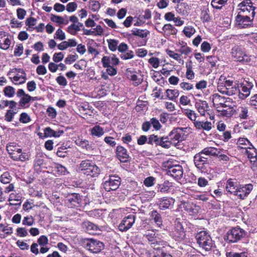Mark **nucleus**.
Wrapping results in <instances>:
<instances>
[{"mask_svg":"<svg viewBox=\"0 0 257 257\" xmlns=\"http://www.w3.org/2000/svg\"><path fill=\"white\" fill-rule=\"evenodd\" d=\"M238 7L239 11L236 17V25L239 28L250 25L255 14V8L252 6L251 0H244L238 5Z\"/></svg>","mask_w":257,"mask_h":257,"instance_id":"obj_1","label":"nucleus"},{"mask_svg":"<svg viewBox=\"0 0 257 257\" xmlns=\"http://www.w3.org/2000/svg\"><path fill=\"white\" fill-rule=\"evenodd\" d=\"M81 243L84 248L93 253H98L104 248L102 242L92 238L83 239Z\"/></svg>","mask_w":257,"mask_h":257,"instance_id":"obj_2","label":"nucleus"},{"mask_svg":"<svg viewBox=\"0 0 257 257\" xmlns=\"http://www.w3.org/2000/svg\"><path fill=\"white\" fill-rule=\"evenodd\" d=\"M79 170L84 174L92 177H97L100 173L99 168L88 160L82 161Z\"/></svg>","mask_w":257,"mask_h":257,"instance_id":"obj_3","label":"nucleus"},{"mask_svg":"<svg viewBox=\"0 0 257 257\" xmlns=\"http://www.w3.org/2000/svg\"><path fill=\"white\" fill-rule=\"evenodd\" d=\"M197 243L205 251H210L213 246V243L209 234L206 231L199 232L196 235Z\"/></svg>","mask_w":257,"mask_h":257,"instance_id":"obj_4","label":"nucleus"},{"mask_svg":"<svg viewBox=\"0 0 257 257\" xmlns=\"http://www.w3.org/2000/svg\"><path fill=\"white\" fill-rule=\"evenodd\" d=\"M245 235L246 232L243 229L239 227H234L227 231L224 238L228 242L234 243L240 240Z\"/></svg>","mask_w":257,"mask_h":257,"instance_id":"obj_5","label":"nucleus"},{"mask_svg":"<svg viewBox=\"0 0 257 257\" xmlns=\"http://www.w3.org/2000/svg\"><path fill=\"white\" fill-rule=\"evenodd\" d=\"M182 130L180 128H176L173 130L168 136L164 137L167 140L166 145L168 146L166 149H168L171 147V145L176 146L178 144L182 141L183 136Z\"/></svg>","mask_w":257,"mask_h":257,"instance_id":"obj_6","label":"nucleus"},{"mask_svg":"<svg viewBox=\"0 0 257 257\" xmlns=\"http://www.w3.org/2000/svg\"><path fill=\"white\" fill-rule=\"evenodd\" d=\"M231 54L232 57L235 60L242 62H249L253 57L247 55L243 51L241 47L235 45L231 49Z\"/></svg>","mask_w":257,"mask_h":257,"instance_id":"obj_7","label":"nucleus"},{"mask_svg":"<svg viewBox=\"0 0 257 257\" xmlns=\"http://www.w3.org/2000/svg\"><path fill=\"white\" fill-rule=\"evenodd\" d=\"M120 185V178L118 176L110 175L108 180L103 184V187L105 191L109 192L116 190Z\"/></svg>","mask_w":257,"mask_h":257,"instance_id":"obj_8","label":"nucleus"},{"mask_svg":"<svg viewBox=\"0 0 257 257\" xmlns=\"http://www.w3.org/2000/svg\"><path fill=\"white\" fill-rule=\"evenodd\" d=\"M240 84L241 89L239 88V91L237 93L239 98L244 99L250 94V90L252 88L253 84L252 81H250L249 79L247 78V80L244 79Z\"/></svg>","mask_w":257,"mask_h":257,"instance_id":"obj_9","label":"nucleus"},{"mask_svg":"<svg viewBox=\"0 0 257 257\" xmlns=\"http://www.w3.org/2000/svg\"><path fill=\"white\" fill-rule=\"evenodd\" d=\"M194 162L195 166L200 170H203L206 168L208 164V158L205 157L201 152L196 154L194 156Z\"/></svg>","mask_w":257,"mask_h":257,"instance_id":"obj_10","label":"nucleus"},{"mask_svg":"<svg viewBox=\"0 0 257 257\" xmlns=\"http://www.w3.org/2000/svg\"><path fill=\"white\" fill-rule=\"evenodd\" d=\"M82 228L89 234H99L100 231L99 227L94 223L88 221H84L81 224Z\"/></svg>","mask_w":257,"mask_h":257,"instance_id":"obj_11","label":"nucleus"},{"mask_svg":"<svg viewBox=\"0 0 257 257\" xmlns=\"http://www.w3.org/2000/svg\"><path fill=\"white\" fill-rule=\"evenodd\" d=\"M220 84L224 85L228 88H234L237 90V93L239 91L238 84L236 83V81H234V79L229 76L226 77L221 75L219 80Z\"/></svg>","mask_w":257,"mask_h":257,"instance_id":"obj_12","label":"nucleus"},{"mask_svg":"<svg viewBox=\"0 0 257 257\" xmlns=\"http://www.w3.org/2000/svg\"><path fill=\"white\" fill-rule=\"evenodd\" d=\"M135 220V216L134 215H130L124 217L118 226L119 230L126 231L133 226Z\"/></svg>","mask_w":257,"mask_h":257,"instance_id":"obj_13","label":"nucleus"},{"mask_svg":"<svg viewBox=\"0 0 257 257\" xmlns=\"http://www.w3.org/2000/svg\"><path fill=\"white\" fill-rule=\"evenodd\" d=\"M166 141L164 137H158L156 135H152L149 136L147 143L150 145H153L155 144L156 146L159 145L164 148H166L168 146L166 145V143H168Z\"/></svg>","mask_w":257,"mask_h":257,"instance_id":"obj_14","label":"nucleus"},{"mask_svg":"<svg viewBox=\"0 0 257 257\" xmlns=\"http://www.w3.org/2000/svg\"><path fill=\"white\" fill-rule=\"evenodd\" d=\"M116 154L117 159L122 163H126L128 161L129 155L127 151L124 147L118 146L116 149Z\"/></svg>","mask_w":257,"mask_h":257,"instance_id":"obj_15","label":"nucleus"},{"mask_svg":"<svg viewBox=\"0 0 257 257\" xmlns=\"http://www.w3.org/2000/svg\"><path fill=\"white\" fill-rule=\"evenodd\" d=\"M253 189V186L251 184H248L244 186L237 187V194L236 196L240 199H244Z\"/></svg>","mask_w":257,"mask_h":257,"instance_id":"obj_16","label":"nucleus"},{"mask_svg":"<svg viewBox=\"0 0 257 257\" xmlns=\"http://www.w3.org/2000/svg\"><path fill=\"white\" fill-rule=\"evenodd\" d=\"M168 175H170L176 179H180L183 175V169L180 165H175L169 168Z\"/></svg>","mask_w":257,"mask_h":257,"instance_id":"obj_17","label":"nucleus"},{"mask_svg":"<svg viewBox=\"0 0 257 257\" xmlns=\"http://www.w3.org/2000/svg\"><path fill=\"white\" fill-rule=\"evenodd\" d=\"M195 107L198 111L202 116H204L209 110V105L206 101L199 100L195 103Z\"/></svg>","mask_w":257,"mask_h":257,"instance_id":"obj_18","label":"nucleus"},{"mask_svg":"<svg viewBox=\"0 0 257 257\" xmlns=\"http://www.w3.org/2000/svg\"><path fill=\"white\" fill-rule=\"evenodd\" d=\"M67 200L70 204L71 207H75L79 206L81 199L79 195L73 193L68 195Z\"/></svg>","mask_w":257,"mask_h":257,"instance_id":"obj_19","label":"nucleus"},{"mask_svg":"<svg viewBox=\"0 0 257 257\" xmlns=\"http://www.w3.org/2000/svg\"><path fill=\"white\" fill-rule=\"evenodd\" d=\"M22 149L17 150L12 153L9 154L10 157L14 161H25L27 159L26 153H22Z\"/></svg>","mask_w":257,"mask_h":257,"instance_id":"obj_20","label":"nucleus"},{"mask_svg":"<svg viewBox=\"0 0 257 257\" xmlns=\"http://www.w3.org/2000/svg\"><path fill=\"white\" fill-rule=\"evenodd\" d=\"M217 90L222 94H225L228 95H233L237 94V90L234 88H228L224 85L220 84L218 80Z\"/></svg>","mask_w":257,"mask_h":257,"instance_id":"obj_21","label":"nucleus"},{"mask_svg":"<svg viewBox=\"0 0 257 257\" xmlns=\"http://www.w3.org/2000/svg\"><path fill=\"white\" fill-rule=\"evenodd\" d=\"M195 127L198 130H203L206 131H209L212 127V124L211 122L208 121H197L194 122Z\"/></svg>","mask_w":257,"mask_h":257,"instance_id":"obj_22","label":"nucleus"},{"mask_svg":"<svg viewBox=\"0 0 257 257\" xmlns=\"http://www.w3.org/2000/svg\"><path fill=\"white\" fill-rule=\"evenodd\" d=\"M172 203H174L172 199L165 197L160 198L158 201L159 207L162 210L168 209Z\"/></svg>","mask_w":257,"mask_h":257,"instance_id":"obj_23","label":"nucleus"},{"mask_svg":"<svg viewBox=\"0 0 257 257\" xmlns=\"http://www.w3.org/2000/svg\"><path fill=\"white\" fill-rule=\"evenodd\" d=\"M235 182L232 181L231 179H228L226 183V190L230 194H233L236 196L237 194V187L235 185Z\"/></svg>","mask_w":257,"mask_h":257,"instance_id":"obj_24","label":"nucleus"},{"mask_svg":"<svg viewBox=\"0 0 257 257\" xmlns=\"http://www.w3.org/2000/svg\"><path fill=\"white\" fill-rule=\"evenodd\" d=\"M104 134V129L99 125H95L90 130V134L93 137L99 138Z\"/></svg>","mask_w":257,"mask_h":257,"instance_id":"obj_25","label":"nucleus"},{"mask_svg":"<svg viewBox=\"0 0 257 257\" xmlns=\"http://www.w3.org/2000/svg\"><path fill=\"white\" fill-rule=\"evenodd\" d=\"M251 147H248L246 149V153L251 162H255L257 161V150L252 145Z\"/></svg>","mask_w":257,"mask_h":257,"instance_id":"obj_26","label":"nucleus"},{"mask_svg":"<svg viewBox=\"0 0 257 257\" xmlns=\"http://www.w3.org/2000/svg\"><path fill=\"white\" fill-rule=\"evenodd\" d=\"M212 101L214 104L220 105L223 108H226L227 105L225 104V97L218 94H215L212 96Z\"/></svg>","mask_w":257,"mask_h":257,"instance_id":"obj_27","label":"nucleus"},{"mask_svg":"<svg viewBox=\"0 0 257 257\" xmlns=\"http://www.w3.org/2000/svg\"><path fill=\"white\" fill-rule=\"evenodd\" d=\"M220 150L214 147H207L204 148L201 152L204 155L215 156L220 154Z\"/></svg>","mask_w":257,"mask_h":257,"instance_id":"obj_28","label":"nucleus"},{"mask_svg":"<svg viewBox=\"0 0 257 257\" xmlns=\"http://www.w3.org/2000/svg\"><path fill=\"white\" fill-rule=\"evenodd\" d=\"M162 31L167 35H176L177 32L176 29L171 24H165L162 28Z\"/></svg>","mask_w":257,"mask_h":257,"instance_id":"obj_29","label":"nucleus"},{"mask_svg":"<svg viewBox=\"0 0 257 257\" xmlns=\"http://www.w3.org/2000/svg\"><path fill=\"white\" fill-rule=\"evenodd\" d=\"M167 98L171 100H175L179 96V92L177 89H168L166 91Z\"/></svg>","mask_w":257,"mask_h":257,"instance_id":"obj_30","label":"nucleus"},{"mask_svg":"<svg viewBox=\"0 0 257 257\" xmlns=\"http://www.w3.org/2000/svg\"><path fill=\"white\" fill-rule=\"evenodd\" d=\"M186 78L189 80H192L195 77V74L192 70V63L190 61L189 63L186 64Z\"/></svg>","mask_w":257,"mask_h":257,"instance_id":"obj_31","label":"nucleus"},{"mask_svg":"<svg viewBox=\"0 0 257 257\" xmlns=\"http://www.w3.org/2000/svg\"><path fill=\"white\" fill-rule=\"evenodd\" d=\"M132 34L134 36L140 37L142 38H146L150 34V31L145 29L142 30L139 29H135L132 30Z\"/></svg>","mask_w":257,"mask_h":257,"instance_id":"obj_32","label":"nucleus"},{"mask_svg":"<svg viewBox=\"0 0 257 257\" xmlns=\"http://www.w3.org/2000/svg\"><path fill=\"white\" fill-rule=\"evenodd\" d=\"M50 19L52 22H55L58 25H67L69 23L68 20H65L63 17L53 14H51Z\"/></svg>","mask_w":257,"mask_h":257,"instance_id":"obj_33","label":"nucleus"},{"mask_svg":"<svg viewBox=\"0 0 257 257\" xmlns=\"http://www.w3.org/2000/svg\"><path fill=\"white\" fill-rule=\"evenodd\" d=\"M68 148L66 145L63 144L61 147L58 148V151L56 153L57 155L61 158H64L69 155V151H67Z\"/></svg>","mask_w":257,"mask_h":257,"instance_id":"obj_34","label":"nucleus"},{"mask_svg":"<svg viewBox=\"0 0 257 257\" xmlns=\"http://www.w3.org/2000/svg\"><path fill=\"white\" fill-rule=\"evenodd\" d=\"M237 145H238L240 148L247 149V147L252 146V144L246 138H240L238 139Z\"/></svg>","mask_w":257,"mask_h":257,"instance_id":"obj_35","label":"nucleus"},{"mask_svg":"<svg viewBox=\"0 0 257 257\" xmlns=\"http://www.w3.org/2000/svg\"><path fill=\"white\" fill-rule=\"evenodd\" d=\"M228 0H212L211 5L216 9L219 10L226 4Z\"/></svg>","mask_w":257,"mask_h":257,"instance_id":"obj_36","label":"nucleus"},{"mask_svg":"<svg viewBox=\"0 0 257 257\" xmlns=\"http://www.w3.org/2000/svg\"><path fill=\"white\" fill-rule=\"evenodd\" d=\"M208 5V3H207L206 8L204 7L201 14V19L203 22H208L210 20L209 14V11L207 8Z\"/></svg>","mask_w":257,"mask_h":257,"instance_id":"obj_37","label":"nucleus"},{"mask_svg":"<svg viewBox=\"0 0 257 257\" xmlns=\"http://www.w3.org/2000/svg\"><path fill=\"white\" fill-rule=\"evenodd\" d=\"M151 216L157 225L160 227L162 224V220L161 215L156 210L152 212Z\"/></svg>","mask_w":257,"mask_h":257,"instance_id":"obj_38","label":"nucleus"},{"mask_svg":"<svg viewBox=\"0 0 257 257\" xmlns=\"http://www.w3.org/2000/svg\"><path fill=\"white\" fill-rule=\"evenodd\" d=\"M108 46L111 51H115L118 48V41L114 39H108L107 40Z\"/></svg>","mask_w":257,"mask_h":257,"instance_id":"obj_39","label":"nucleus"},{"mask_svg":"<svg viewBox=\"0 0 257 257\" xmlns=\"http://www.w3.org/2000/svg\"><path fill=\"white\" fill-rule=\"evenodd\" d=\"M181 44V47L180 49L178 50V52L181 53L182 54H184L185 55H188L191 52V49L187 46L186 43L184 42H182Z\"/></svg>","mask_w":257,"mask_h":257,"instance_id":"obj_40","label":"nucleus"},{"mask_svg":"<svg viewBox=\"0 0 257 257\" xmlns=\"http://www.w3.org/2000/svg\"><path fill=\"white\" fill-rule=\"evenodd\" d=\"M196 31L194 28L192 26L185 27L183 31L184 35L188 38L192 37L195 33Z\"/></svg>","mask_w":257,"mask_h":257,"instance_id":"obj_41","label":"nucleus"},{"mask_svg":"<svg viewBox=\"0 0 257 257\" xmlns=\"http://www.w3.org/2000/svg\"><path fill=\"white\" fill-rule=\"evenodd\" d=\"M165 244V242L160 240L159 238H157L153 243H151V245L152 247L154 248L155 249L160 250L162 247H164V246Z\"/></svg>","mask_w":257,"mask_h":257,"instance_id":"obj_42","label":"nucleus"},{"mask_svg":"<svg viewBox=\"0 0 257 257\" xmlns=\"http://www.w3.org/2000/svg\"><path fill=\"white\" fill-rule=\"evenodd\" d=\"M80 30V28L78 27L76 24H72L67 28V31L72 35H75L78 31Z\"/></svg>","mask_w":257,"mask_h":257,"instance_id":"obj_43","label":"nucleus"},{"mask_svg":"<svg viewBox=\"0 0 257 257\" xmlns=\"http://www.w3.org/2000/svg\"><path fill=\"white\" fill-rule=\"evenodd\" d=\"M169 182H165L162 184H159L157 186V190L158 192H162V193H166L167 192L169 189L170 187L169 186Z\"/></svg>","mask_w":257,"mask_h":257,"instance_id":"obj_44","label":"nucleus"},{"mask_svg":"<svg viewBox=\"0 0 257 257\" xmlns=\"http://www.w3.org/2000/svg\"><path fill=\"white\" fill-rule=\"evenodd\" d=\"M55 169L59 175H65L68 173L66 168L62 165L57 164Z\"/></svg>","mask_w":257,"mask_h":257,"instance_id":"obj_45","label":"nucleus"},{"mask_svg":"<svg viewBox=\"0 0 257 257\" xmlns=\"http://www.w3.org/2000/svg\"><path fill=\"white\" fill-rule=\"evenodd\" d=\"M167 54L175 60L179 61V62L181 61L183 62V61L181 59V55L177 53L174 52L171 50H167Z\"/></svg>","mask_w":257,"mask_h":257,"instance_id":"obj_46","label":"nucleus"},{"mask_svg":"<svg viewBox=\"0 0 257 257\" xmlns=\"http://www.w3.org/2000/svg\"><path fill=\"white\" fill-rule=\"evenodd\" d=\"M185 114L192 121H194V122L196 121V119L197 118V114L195 112L194 110L190 109H186Z\"/></svg>","mask_w":257,"mask_h":257,"instance_id":"obj_47","label":"nucleus"},{"mask_svg":"<svg viewBox=\"0 0 257 257\" xmlns=\"http://www.w3.org/2000/svg\"><path fill=\"white\" fill-rule=\"evenodd\" d=\"M4 91L6 96L12 97L15 94V89L13 87L9 86L5 88Z\"/></svg>","mask_w":257,"mask_h":257,"instance_id":"obj_48","label":"nucleus"},{"mask_svg":"<svg viewBox=\"0 0 257 257\" xmlns=\"http://www.w3.org/2000/svg\"><path fill=\"white\" fill-rule=\"evenodd\" d=\"M150 122H151V124H152L155 130L158 131L161 128L162 125L160 124L159 120L158 119H157L156 118H155V117L152 118L150 119Z\"/></svg>","mask_w":257,"mask_h":257,"instance_id":"obj_49","label":"nucleus"},{"mask_svg":"<svg viewBox=\"0 0 257 257\" xmlns=\"http://www.w3.org/2000/svg\"><path fill=\"white\" fill-rule=\"evenodd\" d=\"M31 98L32 97L30 95L27 94H25L20 101V105L22 107L25 106L27 103L30 101Z\"/></svg>","mask_w":257,"mask_h":257,"instance_id":"obj_50","label":"nucleus"},{"mask_svg":"<svg viewBox=\"0 0 257 257\" xmlns=\"http://www.w3.org/2000/svg\"><path fill=\"white\" fill-rule=\"evenodd\" d=\"M100 4L97 1L91 0L89 1V8L93 11H97L100 9Z\"/></svg>","mask_w":257,"mask_h":257,"instance_id":"obj_51","label":"nucleus"},{"mask_svg":"<svg viewBox=\"0 0 257 257\" xmlns=\"http://www.w3.org/2000/svg\"><path fill=\"white\" fill-rule=\"evenodd\" d=\"M16 113V112H15L14 111V110H12V109L8 110L5 114V120L8 122L12 121V119L14 118V116Z\"/></svg>","mask_w":257,"mask_h":257,"instance_id":"obj_52","label":"nucleus"},{"mask_svg":"<svg viewBox=\"0 0 257 257\" xmlns=\"http://www.w3.org/2000/svg\"><path fill=\"white\" fill-rule=\"evenodd\" d=\"M54 39L60 40H64L65 39V33L61 29H58L54 35Z\"/></svg>","mask_w":257,"mask_h":257,"instance_id":"obj_53","label":"nucleus"},{"mask_svg":"<svg viewBox=\"0 0 257 257\" xmlns=\"http://www.w3.org/2000/svg\"><path fill=\"white\" fill-rule=\"evenodd\" d=\"M3 43L1 42V46H0V48L4 50H7L11 44V40L10 39L7 37H5L3 40Z\"/></svg>","mask_w":257,"mask_h":257,"instance_id":"obj_54","label":"nucleus"},{"mask_svg":"<svg viewBox=\"0 0 257 257\" xmlns=\"http://www.w3.org/2000/svg\"><path fill=\"white\" fill-rule=\"evenodd\" d=\"M0 180L2 183H9L11 181V176L8 172H5L1 175Z\"/></svg>","mask_w":257,"mask_h":257,"instance_id":"obj_55","label":"nucleus"},{"mask_svg":"<svg viewBox=\"0 0 257 257\" xmlns=\"http://www.w3.org/2000/svg\"><path fill=\"white\" fill-rule=\"evenodd\" d=\"M34 223V219L32 216H26L23 220V224L24 225L31 226Z\"/></svg>","mask_w":257,"mask_h":257,"instance_id":"obj_56","label":"nucleus"},{"mask_svg":"<svg viewBox=\"0 0 257 257\" xmlns=\"http://www.w3.org/2000/svg\"><path fill=\"white\" fill-rule=\"evenodd\" d=\"M127 77L131 80L135 82L138 85L140 83V81L138 79L137 75L133 72L127 70Z\"/></svg>","mask_w":257,"mask_h":257,"instance_id":"obj_57","label":"nucleus"},{"mask_svg":"<svg viewBox=\"0 0 257 257\" xmlns=\"http://www.w3.org/2000/svg\"><path fill=\"white\" fill-rule=\"evenodd\" d=\"M28 234L27 230L25 227H19L17 229V235L20 237H25Z\"/></svg>","mask_w":257,"mask_h":257,"instance_id":"obj_58","label":"nucleus"},{"mask_svg":"<svg viewBox=\"0 0 257 257\" xmlns=\"http://www.w3.org/2000/svg\"><path fill=\"white\" fill-rule=\"evenodd\" d=\"M180 86L184 90L187 91L191 90L194 88L193 84L186 82H181L180 84Z\"/></svg>","mask_w":257,"mask_h":257,"instance_id":"obj_59","label":"nucleus"},{"mask_svg":"<svg viewBox=\"0 0 257 257\" xmlns=\"http://www.w3.org/2000/svg\"><path fill=\"white\" fill-rule=\"evenodd\" d=\"M31 119L28 114L26 112H23L21 114L19 120L20 122L26 123L30 121Z\"/></svg>","mask_w":257,"mask_h":257,"instance_id":"obj_60","label":"nucleus"},{"mask_svg":"<svg viewBox=\"0 0 257 257\" xmlns=\"http://www.w3.org/2000/svg\"><path fill=\"white\" fill-rule=\"evenodd\" d=\"M115 139L113 137H105L104 139V141L110 146L113 147L116 143L114 140Z\"/></svg>","mask_w":257,"mask_h":257,"instance_id":"obj_61","label":"nucleus"},{"mask_svg":"<svg viewBox=\"0 0 257 257\" xmlns=\"http://www.w3.org/2000/svg\"><path fill=\"white\" fill-rule=\"evenodd\" d=\"M20 149L18 148L17 146L13 143H9L7 145V151L8 153L10 154L11 153L17 150H20Z\"/></svg>","mask_w":257,"mask_h":257,"instance_id":"obj_62","label":"nucleus"},{"mask_svg":"<svg viewBox=\"0 0 257 257\" xmlns=\"http://www.w3.org/2000/svg\"><path fill=\"white\" fill-rule=\"evenodd\" d=\"M64 58V54L62 52L56 53L53 56V60L58 63L63 60Z\"/></svg>","mask_w":257,"mask_h":257,"instance_id":"obj_63","label":"nucleus"},{"mask_svg":"<svg viewBox=\"0 0 257 257\" xmlns=\"http://www.w3.org/2000/svg\"><path fill=\"white\" fill-rule=\"evenodd\" d=\"M227 257H247L245 252H229L227 253Z\"/></svg>","mask_w":257,"mask_h":257,"instance_id":"obj_64","label":"nucleus"}]
</instances>
